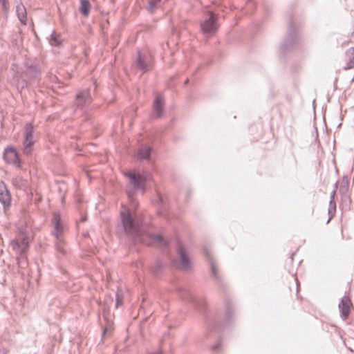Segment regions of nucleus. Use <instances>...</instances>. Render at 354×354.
<instances>
[{"instance_id": "6e6552de", "label": "nucleus", "mask_w": 354, "mask_h": 354, "mask_svg": "<svg viewBox=\"0 0 354 354\" xmlns=\"http://www.w3.org/2000/svg\"><path fill=\"white\" fill-rule=\"evenodd\" d=\"M3 158L7 163L15 165L17 167H21L19 154L15 147L11 146L7 147L4 150Z\"/></svg>"}, {"instance_id": "f257e3e1", "label": "nucleus", "mask_w": 354, "mask_h": 354, "mask_svg": "<svg viewBox=\"0 0 354 354\" xmlns=\"http://www.w3.org/2000/svg\"><path fill=\"white\" fill-rule=\"evenodd\" d=\"M121 219L125 232L136 236L138 241L146 244H149L151 242H156L161 246L167 245V241L161 235L147 233L142 234L139 225L135 221L129 212H122Z\"/></svg>"}, {"instance_id": "20e7f679", "label": "nucleus", "mask_w": 354, "mask_h": 354, "mask_svg": "<svg viewBox=\"0 0 354 354\" xmlns=\"http://www.w3.org/2000/svg\"><path fill=\"white\" fill-rule=\"evenodd\" d=\"M298 41L299 36L297 30L294 26V22L290 19L288 25L287 36L280 47L281 53H286L292 50L296 47Z\"/></svg>"}, {"instance_id": "2f4dec72", "label": "nucleus", "mask_w": 354, "mask_h": 354, "mask_svg": "<svg viewBox=\"0 0 354 354\" xmlns=\"http://www.w3.org/2000/svg\"><path fill=\"white\" fill-rule=\"evenodd\" d=\"M221 341L218 340V342L215 345L212 346L211 348L213 351H216L221 346Z\"/></svg>"}, {"instance_id": "6ab92c4d", "label": "nucleus", "mask_w": 354, "mask_h": 354, "mask_svg": "<svg viewBox=\"0 0 354 354\" xmlns=\"http://www.w3.org/2000/svg\"><path fill=\"white\" fill-rule=\"evenodd\" d=\"M91 10V3L88 0H80V6L79 8L81 14L85 17L88 16Z\"/></svg>"}, {"instance_id": "412c9836", "label": "nucleus", "mask_w": 354, "mask_h": 354, "mask_svg": "<svg viewBox=\"0 0 354 354\" xmlns=\"http://www.w3.org/2000/svg\"><path fill=\"white\" fill-rule=\"evenodd\" d=\"M17 13L20 21L23 24H26L27 16L25 7L24 6H17Z\"/></svg>"}, {"instance_id": "4c0bfd02", "label": "nucleus", "mask_w": 354, "mask_h": 354, "mask_svg": "<svg viewBox=\"0 0 354 354\" xmlns=\"http://www.w3.org/2000/svg\"><path fill=\"white\" fill-rule=\"evenodd\" d=\"M215 327H216V328H221L222 326H220V325H216V326H215Z\"/></svg>"}, {"instance_id": "cd10ccee", "label": "nucleus", "mask_w": 354, "mask_h": 354, "mask_svg": "<svg viewBox=\"0 0 354 354\" xmlns=\"http://www.w3.org/2000/svg\"><path fill=\"white\" fill-rule=\"evenodd\" d=\"M0 3L2 5V8L4 12H8L9 6L7 0H0Z\"/></svg>"}, {"instance_id": "dca6fc26", "label": "nucleus", "mask_w": 354, "mask_h": 354, "mask_svg": "<svg viewBox=\"0 0 354 354\" xmlns=\"http://www.w3.org/2000/svg\"><path fill=\"white\" fill-rule=\"evenodd\" d=\"M91 101V97L88 91H84L76 95V105L79 108H82L87 102Z\"/></svg>"}, {"instance_id": "39448f33", "label": "nucleus", "mask_w": 354, "mask_h": 354, "mask_svg": "<svg viewBox=\"0 0 354 354\" xmlns=\"http://www.w3.org/2000/svg\"><path fill=\"white\" fill-rule=\"evenodd\" d=\"M218 15L212 11H209L205 20L201 24V30L204 34L213 35L218 28Z\"/></svg>"}, {"instance_id": "b1692460", "label": "nucleus", "mask_w": 354, "mask_h": 354, "mask_svg": "<svg viewBox=\"0 0 354 354\" xmlns=\"http://www.w3.org/2000/svg\"><path fill=\"white\" fill-rule=\"evenodd\" d=\"M161 1V0H149V10L151 12H153L155 9L157 8L158 3Z\"/></svg>"}, {"instance_id": "58836bf2", "label": "nucleus", "mask_w": 354, "mask_h": 354, "mask_svg": "<svg viewBox=\"0 0 354 354\" xmlns=\"http://www.w3.org/2000/svg\"><path fill=\"white\" fill-rule=\"evenodd\" d=\"M315 131H316L315 132L316 133H318V130H317V127H315Z\"/></svg>"}, {"instance_id": "7ed1b4c3", "label": "nucleus", "mask_w": 354, "mask_h": 354, "mask_svg": "<svg viewBox=\"0 0 354 354\" xmlns=\"http://www.w3.org/2000/svg\"><path fill=\"white\" fill-rule=\"evenodd\" d=\"M53 230L52 234L55 237V247L57 252L64 255L66 253L64 246L66 242L63 237L64 227L61 223V218L59 213H54L52 218Z\"/></svg>"}, {"instance_id": "f3484780", "label": "nucleus", "mask_w": 354, "mask_h": 354, "mask_svg": "<svg viewBox=\"0 0 354 354\" xmlns=\"http://www.w3.org/2000/svg\"><path fill=\"white\" fill-rule=\"evenodd\" d=\"M136 66L144 73L148 71L149 64L147 57L145 55H143L140 51H138Z\"/></svg>"}, {"instance_id": "7c9ffc66", "label": "nucleus", "mask_w": 354, "mask_h": 354, "mask_svg": "<svg viewBox=\"0 0 354 354\" xmlns=\"http://www.w3.org/2000/svg\"><path fill=\"white\" fill-rule=\"evenodd\" d=\"M354 68V56L349 59L348 62L347 63V67L346 68V69H350V68Z\"/></svg>"}, {"instance_id": "e433bc0d", "label": "nucleus", "mask_w": 354, "mask_h": 354, "mask_svg": "<svg viewBox=\"0 0 354 354\" xmlns=\"http://www.w3.org/2000/svg\"><path fill=\"white\" fill-rule=\"evenodd\" d=\"M198 306H199V308H201V306H203V304H200V302H199L198 301Z\"/></svg>"}, {"instance_id": "423d86ee", "label": "nucleus", "mask_w": 354, "mask_h": 354, "mask_svg": "<svg viewBox=\"0 0 354 354\" xmlns=\"http://www.w3.org/2000/svg\"><path fill=\"white\" fill-rule=\"evenodd\" d=\"M164 97L162 94L157 93L153 102V111L150 115L151 118L158 119L161 118L164 113Z\"/></svg>"}, {"instance_id": "4468645a", "label": "nucleus", "mask_w": 354, "mask_h": 354, "mask_svg": "<svg viewBox=\"0 0 354 354\" xmlns=\"http://www.w3.org/2000/svg\"><path fill=\"white\" fill-rule=\"evenodd\" d=\"M35 142L36 138L34 137V134H25L23 141V151L25 154H31Z\"/></svg>"}, {"instance_id": "4be33fe9", "label": "nucleus", "mask_w": 354, "mask_h": 354, "mask_svg": "<svg viewBox=\"0 0 354 354\" xmlns=\"http://www.w3.org/2000/svg\"><path fill=\"white\" fill-rule=\"evenodd\" d=\"M50 44L52 46H59L62 44L59 35L57 34L55 32H53L50 35Z\"/></svg>"}, {"instance_id": "a211bd4d", "label": "nucleus", "mask_w": 354, "mask_h": 354, "mask_svg": "<svg viewBox=\"0 0 354 354\" xmlns=\"http://www.w3.org/2000/svg\"><path fill=\"white\" fill-rule=\"evenodd\" d=\"M204 254L207 257V258L208 259L209 263H210V266H211V270H212V274L218 280V281H220L221 279V276L219 275L218 272V270H217V268H216V263L214 262V261L213 260V259L211 257V254H210V252L209 250H208V248L207 247H205L204 248Z\"/></svg>"}, {"instance_id": "c85d7f7f", "label": "nucleus", "mask_w": 354, "mask_h": 354, "mask_svg": "<svg viewBox=\"0 0 354 354\" xmlns=\"http://www.w3.org/2000/svg\"><path fill=\"white\" fill-rule=\"evenodd\" d=\"M337 187H338V182L335 183V189H333V191L330 194V201H335V195H336Z\"/></svg>"}, {"instance_id": "72a5a7b5", "label": "nucleus", "mask_w": 354, "mask_h": 354, "mask_svg": "<svg viewBox=\"0 0 354 354\" xmlns=\"http://www.w3.org/2000/svg\"><path fill=\"white\" fill-rule=\"evenodd\" d=\"M247 6H248V7L253 8V6H254V3H253L252 0H248V1H247Z\"/></svg>"}, {"instance_id": "393cba45", "label": "nucleus", "mask_w": 354, "mask_h": 354, "mask_svg": "<svg viewBox=\"0 0 354 354\" xmlns=\"http://www.w3.org/2000/svg\"><path fill=\"white\" fill-rule=\"evenodd\" d=\"M232 314H233L232 308L231 306H227L226 311H225V321L226 322H230V320L232 317Z\"/></svg>"}, {"instance_id": "bb28decb", "label": "nucleus", "mask_w": 354, "mask_h": 354, "mask_svg": "<svg viewBox=\"0 0 354 354\" xmlns=\"http://www.w3.org/2000/svg\"><path fill=\"white\" fill-rule=\"evenodd\" d=\"M122 304V297L120 295L119 292L116 293V304L115 307L118 308Z\"/></svg>"}, {"instance_id": "9d476101", "label": "nucleus", "mask_w": 354, "mask_h": 354, "mask_svg": "<svg viewBox=\"0 0 354 354\" xmlns=\"http://www.w3.org/2000/svg\"><path fill=\"white\" fill-rule=\"evenodd\" d=\"M178 253L180 259L181 269L188 270L191 267V262L186 251L181 243H178Z\"/></svg>"}, {"instance_id": "5701e85b", "label": "nucleus", "mask_w": 354, "mask_h": 354, "mask_svg": "<svg viewBox=\"0 0 354 354\" xmlns=\"http://www.w3.org/2000/svg\"><path fill=\"white\" fill-rule=\"evenodd\" d=\"M348 190V180H343L339 187V192L342 196H346L347 194Z\"/></svg>"}, {"instance_id": "ddd939ff", "label": "nucleus", "mask_w": 354, "mask_h": 354, "mask_svg": "<svg viewBox=\"0 0 354 354\" xmlns=\"http://www.w3.org/2000/svg\"><path fill=\"white\" fill-rule=\"evenodd\" d=\"M25 66L26 70L24 74L30 79L35 80L41 73V69L38 64L26 63Z\"/></svg>"}, {"instance_id": "c756f323", "label": "nucleus", "mask_w": 354, "mask_h": 354, "mask_svg": "<svg viewBox=\"0 0 354 354\" xmlns=\"http://www.w3.org/2000/svg\"><path fill=\"white\" fill-rule=\"evenodd\" d=\"M331 209L334 212L336 210V203L335 201L329 202L328 214L331 213Z\"/></svg>"}, {"instance_id": "473e14b6", "label": "nucleus", "mask_w": 354, "mask_h": 354, "mask_svg": "<svg viewBox=\"0 0 354 354\" xmlns=\"http://www.w3.org/2000/svg\"><path fill=\"white\" fill-rule=\"evenodd\" d=\"M31 128H32V127L30 126V124H27L26 126V131L24 133H32Z\"/></svg>"}, {"instance_id": "f03ea898", "label": "nucleus", "mask_w": 354, "mask_h": 354, "mask_svg": "<svg viewBox=\"0 0 354 354\" xmlns=\"http://www.w3.org/2000/svg\"><path fill=\"white\" fill-rule=\"evenodd\" d=\"M10 246L17 256L19 267L25 268L28 265L26 252L30 246L29 227L26 224L19 227L18 238L12 240Z\"/></svg>"}, {"instance_id": "1a4fd4ad", "label": "nucleus", "mask_w": 354, "mask_h": 354, "mask_svg": "<svg viewBox=\"0 0 354 354\" xmlns=\"http://www.w3.org/2000/svg\"><path fill=\"white\" fill-rule=\"evenodd\" d=\"M12 198L10 193L3 181L0 182V203L6 212L11 205Z\"/></svg>"}, {"instance_id": "0eeeda50", "label": "nucleus", "mask_w": 354, "mask_h": 354, "mask_svg": "<svg viewBox=\"0 0 354 354\" xmlns=\"http://www.w3.org/2000/svg\"><path fill=\"white\" fill-rule=\"evenodd\" d=\"M155 153V149L153 147L147 144H141L136 152V158L138 161H147L149 162L151 156Z\"/></svg>"}, {"instance_id": "9b49d317", "label": "nucleus", "mask_w": 354, "mask_h": 354, "mask_svg": "<svg viewBox=\"0 0 354 354\" xmlns=\"http://www.w3.org/2000/svg\"><path fill=\"white\" fill-rule=\"evenodd\" d=\"M352 304L350 299L347 296H344L339 304V308L340 311V317L346 320L351 311V306Z\"/></svg>"}, {"instance_id": "c9c22d12", "label": "nucleus", "mask_w": 354, "mask_h": 354, "mask_svg": "<svg viewBox=\"0 0 354 354\" xmlns=\"http://www.w3.org/2000/svg\"><path fill=\"white\" fill-rule=\"evenodd\" d=\"M188 82H189V80H188V79H187V80H185V84H188Z\"/></svg>"}, {"instance_id": "a19ab883", "label": "nucleus", "mask_w": 354, "mask_h": 354, "mask_svg": "<svg viewBox=\"0 0 354 354\" xmlns=\"http://www.w3.org/2000/svg\"><path fill=\"white\" fill-rule=\"evenodd\" d=\"M1 239V234H0V239Z\"/></svg>"}, {"instance_id": "ea45409f", "label": "nucleus", "mask_w": 354, "mask_h": 354, "mask_svg": "<svg viewBox=\"0 0 354 354\" xmlns=\"http://www.w3.org/2000/svg\"><path fill=\"white\" fill-rule=\"evenodd\" d=\"M82 221H85V218H84V217H83V218H82Z\"/></svg>"}, {"instance_id": "a878e982", "label": "nucleus", "mask_w": 354, "mask_h": 354, "mask_svg": "<svg viewBox=\"0 0 354 354\" xmlns=\"http://www.w3.org/2000/svg\"><path fill=\"white\" fill-rule=\"evenodd\" d=\"M162 264L160 261H156L155 263V268L153 269V272L157 274L162 269Z\"/></svg>"}, {"instance_id": "aec40b11", "label": "nucleus", "mask_w": 354, "mask_h": 354, "mask_svg": "<svg viewBox=\"0 0 354 354\" xmlns=\"http://www.w3.org/2000/svg\"><path fill=\"white\" fill-rule=\"evenodd\" d=\"M326 133H332L333 131L335 132L336 130L342 125V123H338V120L330 121L328 124L325 121Z\"/></svg>"}, {"instance_id": "2eb2a0df", "label": "nucleus", "mask_w": 354, "mask_h": 354, "mask_svg": "<svg viewBox=\"0 0 354 354\" xmlns=\"http://www.w3.org/2000/svg\"><path fill=\"white\" fill-rule=\"evenodd\" d=\"M131 184L136 189L142 188V184L145 183L146 178L140 174H137L134 172H129L127 174Z\"/></svg>"}, {"instance_id": "f704fd0d", "label": "nucleus", "mask_w": 354, "mask_h": 354, "mask_svg": "<svg viewBox=\"0 0 354 354\" xmlns=\"http://www.w3.org/2000/svg\"><path fill=\"white\" fill-rule=\"evenodd\" d=\"M332 209H331V213L330 214H328L329 215V218L327 221V223H328L330 222V221L331 220V218L333 217V213L332 212Z\"/></svg>"}, {"instance_id": "f8f14e48", "label": "nucleus", "mask_w": 354, "mask_h": 354, "mask_svg": "<svg viewBox=\"0 0 354 354\" xmlns=\"http://www.w3.org/2000/svg\"><path fill=\"white\" fill-rule=\"evenodd\" d=\"M178 291L182 299L189 303L196 308H199L197 299L192 295L189 290L184 287H179L178 288Z\"/></svg>"}]
</instances>
